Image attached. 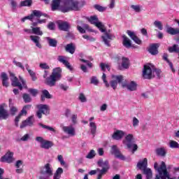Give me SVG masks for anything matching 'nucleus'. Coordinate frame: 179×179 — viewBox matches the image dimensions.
Wrapping results in <instances>:
<instances>
[{
	"mask_svg": "<svg viewBox=\"0 0 179 179\" xmlns=\"http://www.w3.org/2000/svg\"><path fill=\"white\" fill-rule=\"evenodd\" d=\"M63 131L64 132H65L66 134H68L69 135H71V136H74L76 135L75 129L72 126L64 127Z\"/></svg>",
	"mask_w": 179,
	"mask_h": 179,
	"instance_id": "obj_23",
	"label": "nucleus"
},
{
	"mask_svg": "<svg viewBox=\"0 0 179 179\" xmlns=\"http://www.w3.org/2000/svg\"><path fill=\"white\" fill-rule=\"evenodd\" d=\"M1 79H2V85L5 87H8L9 83H8V76L7 73L5 72H2L1 73Z\"/></svg>",
	"mask_w": 179,
	"mask_h": 179,
	"instance_id": "obj_27",
	"label": "nucleus"
},
{
	"mask_svg": "<svg viewBox=\"0 0 179 179\" xmlns=\"http://www.w3.org/2000/svg\"><path fill=\"white\" fill-rule=\"evenodd\" d=\"M31 107H32L31 104H27L26 106H24L22 110V115H27V111L31 110Z\"/></svg>",
	"mask_w": 179,
	"mask_h": 179,
	"instance_id": "obj_36",
	"label": "nucleus"
},
{
	"mask_svg": "<svg viewBox=\"0 0 179 179\" xmlns=\"http://www.w3.org/2000/svg\"><path fill=\"white\" fill-rule=\"evenodd\" d=\"M128 36L135 42V33L134 31H131V30H127V31Z\"/></svg>",
	"mask_w": 179,
	"mask_h": 179,
	"instance_id": "obj_54",
	"label": "nucleus"
},
{
	"mask_svg": "<svg viewBox=\"0 0 179 179\" xmlns=\"http://www.w3.org/2000/svg\"><path fill=\"white\" fill-rule=\"evenodd\" d=\"M159 44H151V45H150L148 52L150 54H151V55H157V54H159Z\"/></svg>",
	"mask_w": 179,
	"mask_h": 179,
	"instance_id": "obj_18",
	"label": "nucleus"
},
{
	"mask_svg": "<svg viewBox=\"0 0 179 179\" xmlns=\"http://www.w3.org/2000/svg\"><path fill=\"white\" fill-rule=\"evenodd\" d=\"M95 156H96V152H95V150H92L90 151L88 155H87L86 158L87 159H94V157H95Z\"/></svg>",
	"mask_w": 179,
	"mask_h": 179,
	"instance_id": "obj_43",
	"label": "nucleus"
},
{
	"mask_svg": "<svg viewBox=\"0 0 179 179\" xmlns=\"http://www.w3.org/2000/svg\"><path fill=\"white\" fill-rule=\"evenodd\" d=\"M34 19V16H33V12L31 13V15H29V16H25L24 17H23L22 19V22H25V20H31V22H34L33 20Z\"/></svg>",
	"mask_w": 179,
	"mask_h": 179,
	"instance_id": "obj_51",
	"label": "nucleus"
},
{
	"mask_svg": "<svg viewBox=\"0 0 179 179\" xmlns=\"http://www.w3.org/2000/svg\"><path fill=\"white\" fill-rule=\"evenodd\" d=\"M91 83L97 86L99 85V80L96 76H92L91 78Z\"/></svg>",
	"mask_w": 179,
	"mask_h": 179,
	"instance_id": "obj_58",
	"label": "nucleus"
},
{
	"mask_svg": "<svg viewBox=\"0 0 179 179\" xmlns=\"http://www.w3.org/2000/svg\"><path fill=\"white\" fill-rule=\"evenodd\" d=\"M79 100L81 101V103H86L87 99L83 93H81L79 96Z\"/></svg>",
	"mask_w": 179,
	"mask_h": 179,
	"instance_id": "obj_60",
	"label": "nucleus"
},
{
	"mask_svg": "<svg viewBox=\"0 0 179 179\" xmlns=\"http://www.w3.org/2000/svg\"><path fill=\"white\" fill-rule=\"evenodd\" d=\"M166 33H168V34H171V36H176L179 34V29H174V27H167Z\"/></svg>",
	"mask_w": 179,
	"mask_h": 179,
	"instance_id": "obj_28",
	"label": "nucleus"
},
{
	"mask_svg": "<svg viewBox=\"0 0 179 179\" xmlns=\"http://www.w3.org/2000/svg\"><path fill=\"white\" fill-rule=\"evenodd\" d=\"M29 76H31V79H32V80H33L34 82H35L36 80H37V76H36L35 72H34V71H31V69H30V70L29 71Z\"/></svg>",
	"mask_w": 179,
	"mask_h": 179,
	"instance_id": "obj_45",
	"label": "nucleus"
},
{
	"mask_svg": "<svg viewBox=\"0 0 179 179\" xmlns=\"http://www.w3.org/2000/svg\"><path fill=\"white\" fill-rule=\"evenodd\" d=\"M30 39L31 41H33V43H34V44L36 45V47H38V48H42V45L40 43L41 41V37L38 36H30Z\"/></svg>",
	"mask_w": 179,
	"mask_h": 179,
	"instance_id": "obj_21",
	"label": "nucleus"
},
{
	"mask_svg": "<svg viewBox=\"0 0 179 179\" xmlns=\"http://www.w3.org/2000/svg\"><path fill=\"white\" fill-rule=\"evenodd\" d=\"M38 111L36 112V115L38 118L41 119L43 114L44 115H49L50 113V108L48 104H38L36 106Z\"/></svg>",
	"mask_w": 179,
	"mask_h": 179,
	"instance_id": "obj_8",
	"label": "nucleus"
},
{
	"mask_svg": "<svg viewBox=\"0 0 179 179\" xmlns=\"http://www.w3.org/2000/svg\"><path fill=\"white\" fill-rule=\"evenodd\" d=\"M102 80H103V83L105 84L106 87H110V83H108V80H106V73H103Z\"/></svg>",
	"mask_w": 179,
	"mask_h": 179,
	"instance_id": "obj_50",
	"label": "nucleus"
},
{
	"mask_svg": "<svg viewBox=\"0 0 179 179\" xmlns=\"http://www.w3.org/2000/svg\"><path fill=\"white\" fill-rule=\"evenodd\" d=\"M34 16H36L38 20V19H40V17H41V16H43V13L40 10H33V19H34Z\"/></svg>",
	"mask_w": 179,
	"mask_h": 179,
	"instance_id": "obj_42",
	"label": "nucleus"
},
{
	"mask_svg": "<svg viewBox=\"0 0 179 179\" xmlns=\"http://www.w3.org/2000/svg\"><path fill=\"white\" fill-rule=\"evenodd\" d=\"M76 49V45L73 44V43H71L70 44H66L65 47V50L66 52H69L71 55L74 54Z\"/></svg>",
	"mask_w": 179,
	"mask_h": 179,
	"instance_id": "obj_26",
	"label": "nucleus"
},
{
	"mask_svg": "<svg viewBox=\"0 0 179 179\" xmlns=\"http://www.w3.org/2000/svg\"><path fill=\"white\" fill-rule=\"evenodd\" d=\"M88 20L91 24H94L101 33H103L101 36V40L105 45L110 47V42L115 38V36L111 33V30H106L104 24L101 22H99L97 16H90Z\"/></svg>",
	"mask_w": 179,
	"mask_h": 179,
	"instance_id": "obj_2",
	"label": "nucleus"
},
{
	"mask_svg": "<svg viewBox=\"0 0 179 179\" xmlns=\"http://www.w3.org/2000/svg\"><path fill=\"white\" fill-rule=\"evenodd\" d=\"M145 176L147 179H152L153 177V173L151 170V169H148V167H146L145 169Z\"/></svg>",
	"mask_w": 179,
	"mask_h": 179,
	"instance_id": "obj_37",
	"label": "nucleus"
},
{
	"mask_svg": "<svg viewBox=\"0 0 179 179\" xmlns=\"http://www.w3.org/2000/svg\"><path fill=\"white\" fill-rule=\"evenodd\" d=\"M170 146L171 148H179V143L178 142H176V141H171L170 142Z\"/></svg>",
	"mask_w": 179,
	"mask_h": 179,
	"instance_id": "obj_47",
	"label": "nucleus"
},
{
	"mask_svg": "<svg viewBox=\"0 0 179 179\" xmlns=\"http://www.w3.org/2000/svg\"><path fill=\"white\" fill-rule=\"evenodd\" d=\"M131 8L135 12H141V6L139 5H131Z\"/></svg>",
	"mask_w": 179,
	"mask_h": 179,
	"instance_id": "obj_64",
	"label": "nucleus"
},
{
	"mask_svg": "<svg viewBox=\"0 0 179 179\" xmlns=\"http://www.w3.org/2000/svg\"><path fill=\"white\" fill-rule=\"evenodd\" d=\"M90 127L92 135H93V136H95L96 129H97V127H96L95 122H90Z\"/></svg>",
	"mask_w": 179,
	"mask_h": 179,
	"instance_id": "obj_34",
	"label": "nucleus"
},
{
	"mask_svg": "<svg viewBox=\"0 0 179 179\" xmlns=\"http://www.w3.org/2000/svg\"><path fill=\"white\" fill-rule=\"evenodd\" d=\"M49 71L45 69L44 71L43 78L45 79V84L50 87L55 86L57 82L60 80L62 77V69L61 68H55L50 76H48Z\"/></svg>",
	"mask_w": 179,
	"mask_h": 179,
	"instance_id": "obj_3",
	"label": "nucleus"
},
{
	"mask_svg": "<svg viewBox=\"0 0 179 179\" xmlns=\"http://www.w3.org/2000/svg\"><path fill=\"white\" fill-rule=\"evenodd\" d=\"M43 169V170L40 171L41 176L39 177V179H49L50 177L53 176V169L50 163L45 164Z\"/></svg>",
	"mask_w": 179,
	"mask_h": 179,
	"instance_id": "obj_7",
	"label": "nucleus"
},
{
	"mask_svg": "<svg viewBox=\"0 0 179 179\" xmlns=\"http://www.w3.org/2000/svg\"><path fill=\"white\" fill-rule=\"evenodd\" d=\"M46 40L48 43V45H50V47L55 48L57 46L58 41L55 38H51L50 37H47Z\"/></svg>",
	"mask_w": 179,
	"mask_h": 179,
	"instance_id": "obj_29",
	"label": "nucleus"
},
{
	"mask_svg": "<svg viewBox=\"0 0 179 179\" xmlns=\"http://www.w3.org/2000/svg\"><path fill=\"white\" fill-rule=\"evenodd\" d=\"M83 38L91 42L95 41L96 40V38H94V37H90V36H87L85 34H84V35L83 36Z\"/></svg>",
	"mask_w": 179,
	"mask_h": 179,
	"instance_id": "obj_56",
	"label": "nucleus"
},
{
	"mask_svg": "<svg viewBox=\"0 0 179 179\" xmlns=\"http://www.w3.org/2000/svg\"><path fill=\"white\" fill-rule=\"evenodd\" d=\"M128 36L135 42V33L134 31H131V30H127V31Z\"/></svg>",
	"mask_w": 179,
	"mask_h": 179,
	"instance_id": "obj_55",
	"label": "nucleus"
},
{
	"mask_svg": "<svg viewBox=\"0 0 179 179\" xmlns=\"http://www.w3.org/2000/svg\"><path fill=\"white\" fill-rule=\"evenodd\" d=\"M13 155L14 153H13V152H7V153H6V155L4 156H2V157L1 158V162L2 163H13Z\"/></svg>",
	"mask_w": 179,
	"mask_h": 179,
	"instance_id": "obj_13",
	"label": "nucleus"
},
{
	"mask_svg": "<svg viewBox=\"0 0 179 179\" xmlns=\"http://www.w3.org/2000/svg\"><path fill=\"white\" fill-rule=\"evenodd\" d=\"M110 153L112 155H114L117 159H120L121 160H125V156H123V155H122L120 150L118 149L116 145H113V146H112Z\"/></svg>",
	"mask_w": 179,
	"mask_h": 179,
	"instance_id": "obj_12",
	"label": "nucleus"
},
{
	"mask_svg": "<svg viewBox=\"0 0 179 179\" xmlns=\"http://www.w3.org/2000/svg\"><path fill=\"white\" fill-rule=\"evenodd\" d=\"M33 115H31V117H29L25 120L24 121H22L20 128L22 129L23 128H25L26 127H33L34 125V121H33Z\"/></svg>",
	"mask_w": 179,
	"mask_h": 179,
	"instance_id": "obj_17",
	"label": "nucleus"
},
{
	"mask_svg": "<svg viewBox=\"0 0 179 179\" xmlns=\"http://www.w3.org/2000/svg\"><path fill=\"white\" fill-rule=\"evenodd\" d=\"M162 59H164V61H166L169 65V67L171 68V70L172 71V72H173V73H175L176 72V69H174V65L173 64V62H171L169 59V55L168 54L166 53H164L163 57H162Z\"/></svg>",
	"mask_w": 179,
	"mask_h": 179,
	"instance_id": "obj_24",
	"label": "nucleus"
},
{
	"mask_svg": "<svg viewBox=\"0 0 179 179\" xmlns=\"http://www.w3.org/2000/svg\"><path fill=\"white\" fill-rule=\"evenodd\" d=\"M122 38H123V43H122L123 45L126 48H131V47H132V43L131 40H129V38H128V37H127L125 34L122 36Z\"/></svg>",
	"mask_w": 179,
	"mask_h": 179,
	"instance_id": "obj_25",
	"label": "nucleus"
},
{
	"mask_svg": "<svg viewBox=\"0 0 179 179\" xmlns=\"http://www.w3.org/2000/svg\"><path fill=\"white\" fill-rule=\"evenodd\" d=\"M29 93H30V94H31V96H33L34 97H36V96H37L38 92L37 90V89H29L28 90Z\"/></svg>",
	"mask_w": 179,
	"mask_h": 179,
	"instance_id": "obj_48",
	"label": "nucleus"
},
{
	"mask_svg": "<svg viewBox=\"0 0 179 179\" xmlns=\"http://www.w3.org/2000/svg\"><path fill=\"white\" fill-rule=\"evenodd\" d=\"M57 159L62 166H65L66 163H65L63 156H62V155H59L57 156Z\"/></svg>",
	"mask_w": 179,
	"mask_h": 179,
	"instance_id": "obj_57",
	"label": "nucleus"
},
{
	"mask_svg": "<svg viewBox=\"0 0 179 179\" xmlns=\"http://www.w3.org/2000/svg\"><path fill=\"white\" fill-rule=\"evenodd\" d=\"M124 135L125 134L123 131H115V132L112 135V138L115 141H121Z\"/></svg>",
	"mask_w": 179,
	"mask_h": 179,
	"instance_id": "obj_20",
	"label": "nucleus"
},
{
	"mask_svg": "<svg viewBox=\"0 0 179 179\" xmlns=\"http://www.w3.org/2000/svg\"><path fill=\"white\" fill-rule=\"evenodd\" d=\"M63 173H64L63 169H62V167H59L57 169L56 173H55L53 179H60L61 176H62V174H63Z\"/></svg>",
	"mask_w": 179,
	"mask_h": 179,
	"instance_id": "obj_31",
	"label": "nucleus"
},
{
	"mask_svg": "<svg viewBox=\"0 0 179 179\" xmlns=\"http://www.w3.org/2000/svg\"><path fill=\"white\" fill-rule=\"evenodd\" d=\"M178 45L177 44H173V47L169 48V52H178Z\"/></svg>",
	"mask_w": 179,
	"mask_h": 179,
	"instance_id": "obj_40",
	"label": "nucleus"
},
{
	"mask_svg": "<svg viewBox=\"0 0 179 179\" xmlns=\"http://www.w3.org/2000/svg\"><path fill=\"white\" fill-rule=\"evenodd\" d=\"M137 167L140 170H143L144 174H146V168L148 167V159H143L142 162H138Z\"/></svg>",
	"mask_w": 179,
	"mask_h": 179,
	"instance_id": "obj_19",
	"label": "nucleus"
},
{
	"mask_svg": "<svg viewBox=\"0 0 179 179\" xmlns=\"http://www.w3.org/2000/svg\"><path fill=\"white\" fill-rule=\"evenodd\" d=\"M77 29L79 33H80L81 34L85 35V34L86 33L85 27H81V26H77Z\"/></svg>",
	"mask_w": 179,
	"mask_h": 179,
	"instance_id": "obj_63",
	"label": "nucleus"
},
{
	"mask_svg": "<svg viewBox=\"0 0 179 179\" xmlns=\"http://www.w3.org/2000/svg\"><path fill=\"white\" fill-rule=\"evenodd\" d=\"M156 152H157V155H158V156H166V150H164L163 148L157 149Z\"/></svg>",
	"mask_w": 179,
	"mask_h": 179,
	"instance_id": "obj_41",
	"label": "nucleus"
},
{
	"mask_svg": "<svg viewBox=\"0 0 179 179\" xmlns=\"http://www.w3.org/2000/svg\"><path fill=\"white\" fill-rule=\"evenodd\" d=\"M138 125H139V120H138V118H136V117H134L133 127H138Z\"/></svg>",
	"mask_w": 179,
	"mask_h": 179,
	"instance_id": "obj_61",
	"label": "nucleus"
},
{
	"mask_svg": "<svg viewBox=\"0 0 179 179\" xmlns=\"http://www.w3.org/2000/svg\"><path fill=\"white\" fill-rule=\"evenodd\" d=\"M32 33L36 36H43V33L41 30V27H32Z\"/></svg>",
	"mask_w": 179,
	"mask_h": 179,
	"instance_id": "obj_33",
	"label": "nucleus"
},
{
	"mask_svg": "<svg viewBox=\"0 0 179 179\" xmlns=\"http://www.w3.org/2000/svg\"><path fill=\"white\" fill-rule=\"evenodd\" d=\"M154 169L159 173V174H157L155 179H176L171 178L170 176V174L167 170V166L164 162H162L159 167L158 163L155 162L154 164Z\"/></svg>",
	"mask_w": 179,
	"mask_h": 179,
	"instance_id": "obj_4",
	"label": "nucleus"
},
{
	"mask_svg": "<svg viewBox=\"0 0 179 179\" xmlns=\"http://www.w3.org/2000/svg\"><path fill=\"white\" fill-rule=\"evenodd\" d=\"M97 164L99 167H101V171H102V176L108 173L109 169H110V164L108 160H106L103 162V159H100L97 162Z\"/></svg>",
	"mask_w": 179,
	"mask_h": 179,
	"instance_id": "obj_11",
	"label": "nucleus"
},
{
	"mask_svg": "<svg viewBox=\"0 0 179 179\" xmlns=\"http://www.w3.org/2000/svg\"><path fill=\"white\" fill-rule=\"evenodd\" d=\"M133 139H134V135L129 134L126 136L124 141H123V143L124 145H126L128 149H131L133 146L132 152L133 153H135V152L138 150V145H133L132 143Z\"/></svg>",
	"mask_w": 179,
	"mask_h": 179,
	"instance_id": "obj_9",
	"label": "nucleus"
},
{
	"mask_svg": "<svg viewBox=\"0 0 179 179\" xmlns=\"http://www.w3.org/2000/svg\"><path fill=\"white\" fill-rule=\"evenodd\" d=\"M13 64L16 66H18V68H20L21 69H22V71H24L25 68H24V65H22V62H17V61H15V59H14Z\"/></svg>",
	"mask_w": 179,
	"mask_h": 179,
	"instance_id": "obj_52",
	"label": "nucleus"
},
{
	"mask_svg": "<svg viewBox=\"0 0 179 179\" xmlns=\"http://www.w3.org/2000/svg\"><path fill=\"white\" fill-rule=\"evenodd\" d=\"M42 93L45 96V99H52V96L49 93L48 90H43Z\"/></svg>",
	"mask_w": 179,
	"mask_h": 179,
	"instance_id": "obj_53",
	"label": "nucleus"
},
{
	"mask_svg": "<svg viewBox=\"0 0 179 179\" xmlns=\"http://www.w3.org/2000/svg\"><path fill=\"white\" fill-rule=\"evenodd\" d=\"M112 80L110 82V87L113 90H116L118 83H122L124 80V76L122 75H112Z\"/></svg>",
	"mask_w": 179,
	"mask_h": 179,
	"instance_id": "obj_10",
	"label": "nucleus"
},
{
	"mask_svg": "<svg viewBox=\"0 0 179 179\" xmlns=\"http://www.w3.org/2000/svg\"><path fill=\"white\" fill-rule=\"evenodd\" d=\"M22 98L24 103H31V97L29 96V94H27V93H24L23 94Z\"/></svg>",
	"mask_w": 179,
	"mask_h": 179,
	"instance_id": "obj_39",
	"label": "nucleus"
},
{
	"mask_svg": "<svg viewBox=\"0 0 179 179\" xmlns=\"http://www.w3.org/2000/svg\"><path fill=\"white\" fill-rule=\"evenodd\" d=\"M57 59L59 62H61L62 64H63V65H64L68 69H69L70 71H73V68L70 62L67 61L66 57H64V55H59Z\"/></svg>",
	"mask_w": 179,
	"mask_h": 179,
	"instance_id": "obj_15",
	"label": "nucleus"
},
{
	"mask_svg": "<svg viewBox=\"0 0 179 179\" xmlns=\"http://www.w3.org/2000/svg\"><path fill=\"white\" fill-rule=\"evenodd\" d=\"M122 87L123 88L127 87L130 92H135L137 90L138 85L136 82H131L130 83H122Z\"/></svg>",
	"mask_w": 179,
	"mask_h": 179,
	"instance_id": "obj_14",
	"label": "nucleus"
},
{
	"mask_svg": "<svg viewBox=\"0 0 179 179\" xmlns=\"http://www.w3.org/2000/svg\"><path fill=\"white\" fill-rule=\"evenodd\" d=\"M10 80H11V85L13 87H19L20 90H22L23 87L24 89H27V85L26 81L24 80L22 76H19L20 82L17 76H15V73H10Z\"/></svg>",
	"mask_w": 179,
	"mask_h": 179,
	"instance_id": "obj_6",
	"label": "nucleus"
},
{
	"mask_svg": "<svg viewBox=\"0 0 179 179\" xmlns=\"http://www.w3.org/2000/svg\"><path fill=\"white\" fill-rule=\"evenodd\" d=\"M10 113H11L12 115H15V114H16V113H17V107H15V106H13V105L11 106V108H10Z\"/></svg>",
	"mask_w": 179,
	"mask_h": 179,
	"instance_id": "obj_59",
	"label": "nucleus"
},
{
	"mask_svg": "<svg viewBox=\"0 0 179 179\" xmlns=\"http://www.w3.org/2000/svg\"><path fill=\"white\" fill-rule=\"evenodd\" d=\"M33 3L32 0H25V1H21L20 6L23 7V6H31Z\"/></svg>",
	"mask_w": 179,
	"mask_h": 179,
	"instance_id": "obj_35",
	"label": "nucleus"
},
{
	"mask_svg": "<svg viewBox=\"0 0 179 179\" xmlns=\"http://www.w3.org/2000/svg\"><path fill=\"white\" fill-rule=\"evenodd\" d=\"M94 8L99 10V12H104V10H106V8H104L103 6H101V5H94Z\"/></svg>",
	"mask_w": 179,
	"mask_h": 179,
	"instance_id": "obj_49",
	"label": "nucleus"
},
{
	"mask_svg": "<svg viewBox=\"0 0 179 179\" xmlns=\"http://www.w3.org/2000/svg\"><path fill=\"white\" fill-rule=\"evenodd\" d=\"M36 141L37 142H39L41 143V148L43 149V138L42 136H37L36 138Z\"/></svg>",
	"mask_w": 179,
	"mask_h": 179,
	"instance_id": "obj_62",
	"label": "nucleus"
},
{
	"mask_svg": "<svg viewBox=\"0 0 179 179\" xmlns=\"http://www.w3.org/2000/svg\"><path fill=\"white\" fill-rule=\"evenodd\" d=\"M9 117V113L5 109V104L0 105V120H7Z\"/></svg>",
	"mask_w": 179,
	"mask_h": 179,
	"instance_id": "obj_16",
	"label": "nucleus"
},
{
	"mask_svg": "<svg viewBox=\"0 0 179 179\" xmlns=\"http://www.w3.org/2000/svg\"><path fill=\"white\" fill-rule=\"evenodd\" d=\"M53 146V143L52 142H51L50 141H45V139H43V149H50V148H52Z\"/></svg>",
	"mask_w": 179,
	"mask_h": 179,
	"instance_id": "obj_30",
	"label": "nucleus"
},
{
	"mask_svg": "<svg viewBox=\"0 0 179 179\" xmlns=\"http://www.w3.org/2000/svg\"><path fill=\"white\" fill-rule=\"evenodd\" d=\"M83 5H80L79 1L65 0L61 4V0H53L51 3V9L53 12L60 10L63 13H66L72 10L78 11Z\"/></svg>",
	"mask_w": 179,
	"mask_h": 179,
	"instance_id": "obj_1",
	"label": "nucleus"
},
{
	"mask_svg": "<svg viewBox=\"0 0 179 179\" xmlns=\"http://www.w3.org/2000/svg\"><path fill=\"white\" fill-rule=\"evenodd\" d=\"M59 30H62L63 31H69L70 29L69 23L68 22H61L58 24Z\"/></svg>",
	"mask_w": 179,
	"mask_h": 179,
	"instance_id": "obj_22",
	"label": "nucleus"
},
{
	"mask_svg": "<svg viewBox=\"0 0 179 179\" xmlns=\"http://www.w3.org/2000/svg\"><path fill=\"white\" fill-rule=\"evenodd\" d=\"M129 59L125 58V57H122V66L124 69H128L129 68Z\"/></svg>",
	"mask_w": 179,
	"mask_h": 179,
	"instance_id": "obj_32",
	"label": "nucleus"
},
{
	"mask_svg": "<svg viewBox=\"0 0 179 179\" xmlns=\"http://www.w3.org/2000/svg\"><path fill=\"white\" fill-rule=\"evenodd\" d=\"M154 25L155 26V27H157V29H159V30H163V24H162V22L155 20V22H154Z\"/></svg>",
	"mask_w": 179,
	"mask_h": 179,
	"instance_id": "obj_44",
	"label": "nucleus"
},
{
	"mask_svg": "<svg viewBox=\"0 0 179 179\" xmlns=\"http://www.w3.org/2000/svg\"><path fill=\"white\" fill-rule=\"evenodd\" d=\"M155 73L157 75L158 79H160L162 75V69H157V68H152V69L149 65H144L143 70V76L144 79H153V78H155Z\"/></svg>",
	"mask_w": 179,
	"mask_h": 179,
	"instance_id": "obj_5",
	"label": "nucleus"
},
{
	"mask_svg": "<svg viewBox=\"0 0 179 179\" xmlns=\"http://www.w3.org/2000/svg\"><path fill=\"white\" fill-rule=\"evenodd\" d=\"M22 115H23V113H22V111L20 113L19 115L15 117V126L16 127H19V122H20V118Z\"/></svg>",
	"mask_w": 179,
	"mask_h": 179,
	"instance_id": "obj_46",
	"label": "nucleus"
},
{
	"mask_svg": "<svg viewBox=\"0 0 179 179\" xmlns=\"http://www.w3.org/2000/svg\"><path fill=\"white\" fill-rule=\"evenodd\" d=\"M38 125L43 128V129H47L48 131H51L52 132H56L55 129H54V128H52V127H49L48 125H44V124H42L41 122H40Z\"/></svg>",
	"mask_w": 179,
	"mask_h": 179,
	"instance_id": "obj_38",
	"label": "nucleus"
}]
</instances>
